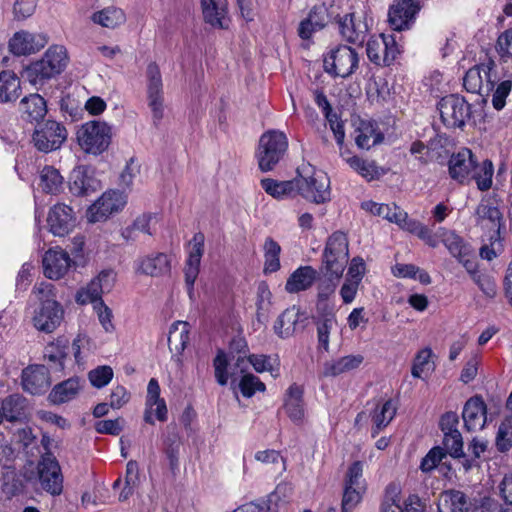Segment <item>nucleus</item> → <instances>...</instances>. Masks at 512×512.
<instances>
[{"mask_svg":"<svg viewBox=\"0 0 512 512\" xmlns=\"http://www.w3.org/2000/svg\"><path fill=\"white\" fill-rule=\"evenodd\" d=\"M49 386V371L44 365H31L22 371V387L30 394H43Z\"/></svg>","mask_w":512,"mask_h":512,"instance_id":"nucleus-30","label":"nucleus"},{"mask_svg":"<svg viewBox=\"0 0 512 512\" xmlns=\"http://www.w3.org/2000/svg\"><path fill=\"white\" fill-rule=\"evenodd\" d=\"M203 18L217 29H227L230 23L227 0H201Z\"/></svg>","mask_w":512,"mask_h":512,"instance_id":"nucleus-31","label":"nucleus"},{"mask_svg":"<svg viewBox=\"0 0 512 512\" xmlns=\"http://www.w3.org/2000/svg\"><path fill=\"white\" fill-rule=\"evenodd\" d=\"M146 98L151 110L154 126H158L164 117L165 98L162 74L156 62H150L145 71Z\"/></svg>","mask_w":512,"mask_h":512,"instance_id":"nucleus-8","label":"nucleus"},{"mask_svg":"<svg viewBox=\"0 0 512 512\" xmlns=\"http://www.w3.org/2000/svg\"><path fill=\"white\" fill-rule=\"evenodd\" d=\"M66 139L65 126L54 120H47L40 124L33 133L34 146L44 153L59 149Z\"/></svg>","mask_w":512,"mask_h":512,"instance_id":"nucleus-15","label":"nucleus"},{"mask_svg":"<svg viewBox=\"0 0 512 512\" xmlns=\"http://www.w3.org/2000/svg\"><path fill=\"white\" fill-rule=\"evenodd\" d=\"M345 487L366 489L363 479V462L355 461L349 466L345 477Z\"/></svg>","mask_w":512,"mask_h":512,"instance_id":"nucleus-58","label":"nucleus"},{"mask_svg":"<svg viewBox=\"0 0 512 512\" xmlns=\"http://www.w3.org/2000/svg\"><path fill=\"white\" fill-rule=\"evenodd\" d=\"M134 271L137 274L160 277L170 273L171 258L165 253H151L139 256L134 261Z\"/></svg>","mask_w":512,"mask_h":512,"instance_id":"nucleus-24","label":"nucleus"},{"mask_svg":"<svg viewBox=\"0 0 512 512\" xmlns=\"http://www.w3.org/2000/svg\"><path fill=\"white\" fill-rule=\"evenodd\" d=\"M248 362L253 366L254 370L258 373L270 372L273 377L279 374L278 363L276 359L262 354H251L248 357Z\"/></svg>","mask_w":512,"mask_h":512,"instance_id":"nucleus-54","label":"nucleus"},{"mask_svg":"<svg viewBox=\"0 0 512 512\" xmlns=\"http://www.w3.org/2000/svg\"><path fill=\"white\" fill-rule=\"evenodd\" d=\"M496 51L501 59H512V28L503 31L497 38Z\"/></svg>","mask_w":512,"mask_h":512,"instance_id":"nucleus-63","label":"nucleus"},{"mask_svg":"<svg viewBox=\"0 0 512 512\" xmlns=\"http://www.w3.org/2000/svg\"><path fill=\"white\" fill-rule=\"evenodd\" d=\"M38 474L41 487L51 495H60L63 490V476L60 465L52 453L41 457L38 464Z\"/></svg>","mask_w":512,"mask_h":512,"instance_id":"nucleus-18","label":"nucleus"},{"mask_svg":"<svg viewBox=\"0 0 512 512\" xmlns=\"http://www.w3.org/2000/svg\"><path fill=\"white\" fill-rule=\"evenodd\" d=\"M359 66V55L350 46L339 44L330 48L324 56L323 67L332 77L347 78Z\"/></svg>","mask_w":512,"mask_h":512,"instance_id":"nucleus-6","label":"nucleus"},{"mask_svg":"<svg viewBox=\"0 0 512 512\" xmlns=\"http://www.w3.org/2000/svg\"><path fill=\"white\" fill-rule=\"evenodd\" d=\"M396 405L388 399L384 402L378 403L374 408L371 415L374 427L372 429V436L375 437L383 428H385L396 415Z\"/></svg>","mask_w":512,"mask_h":512,"instance_id":"nucleus-38","label":"nucleus"},{"mask_svg":"<svg viewBox=\"0 0 512 512\" xmlns=\"http://www.w3.org/2000/svg\"><path fill=\"white\" fill-rule=\"evenodd\" d=\"M263 190L275 199L290 197L297 190V179L292 181H277L271 178L261 180Z\"/></svg>","mask_w":512,"mask_h":512,"instance_id":"nucleus-44","label":"nucleus"},{"mask_svg":"<svg viewBox=\"0 0 512 512\" xmlns=\"http://www.w3.org/2000/svg\"><path fill=\"white\" fill-rule=\"evenodd\" d=\"M443 445L445 452H448L452 457L459 456L463 451L461 433L459 431L445 433L443 437Z\"/></svg>","mask_w":512,"mask_h":512,"instance_id":"nucleus-64","label":"nucleus"},{"mask_svg":"<svg viewBox=\"0 0 512 512\" xmlns=\"http://www.w3.org/2000/svg\"><path fill=\"white\" fill-rule=\"evenodd\" d=\"M512 90V81L507 79L495 83L492 93V105L496 110H501L506 104V98Z\"/></svg>","mask_w":512,"mask_h":512,"instance_id":"nucleus-59","label":"nucleus"},{"mask_svg":"<svg viewBox=\"0 0 512 512\" xmlns=\"http://www.w3.org/2000/svg\"><path fill=\"white\" fill-rule=\"evenodd\" d=\"M498 80L495 61L490 57H486L482 62L474 65L465 73L463 86L469 93L488 96L493 91Z\"/></svg>","mask_w":512,"mask_h":512,"instance_id":"nucleus-5","label":"nucleus"},{"mask_svg":"<svg viewBox=\"0 0 512 512\" xmlns=\"http://www.w3.org/2000/svg\"><path fill=\"white\" fill-rule=\"evenodd\" d=\"M21 116L29 122H38L43 119L47 113V104L39 94H30L24 97L20 102Z\"/></svg>","mask_w":512,"mask_h":512,"instance_id":"nucleus-37","label":"nucleus"},{"mask_svg":"<svg viewBox=\"0 0 512 512\" xmlns=\"http://www.w3.org/2000/svg\"><path fill=\"white\" fill-rule=\"evenodd\" d=\"M239 389L244 397L250 398L257 391L264 392L266 389V386L259 379V377L255 376L253 374H245L240 379Z\"/></svg>","mask_w":512,"mask_h":512,"instance_id":"nucleus-57","label":"nucleus"},{"mask_svg":"<svg viewBox=\"0 0 512 512\" xmlns=\"http://www.w3.org/2000/svg\"><path fill=\"white\" fill-rule=\"evenodd\" d=\"M68 346L63 341L52 342L45 347L44 356L50 362L63 365Z\"/></svg>","mask_w":512,"mask_h":512,"instance_id":"nucleus-62","label":"nucleus"},{"mask_svg":"<svg viewBox=\"0 0 512 512\" xmlns=\"http://www.w3.org/2000/svg\"><path fill=\"white\" fill-rule=\"evenodd\" d=\"M112 140V126L105 121L92 120L77 130V142L88 154L100 155L106 151Z\"/></svg>","mask_w":512,"mask_h":512,"instance_id":"nucleus-4","label":"nucleus"},{"mask_svg":"<svg viewBox=\"0 0 512 512\" xmlns=\"http://www.w3.org/2000/svg\"><path fill=\"white\" fill-rule=\"evenodd\" d=\"M349 244L345 233L336 231L329 236L322 255L321 272L340 279L348 263Z\"/></svg>","mask_w":512,"mask_h":512,"instance_id":"nucleus-3","label":"nucleus"},{"mask_svg":"<svg viewBox=\"0 0 512 512\" xmlns=\"http://www.w3.org/2000/svg\"><path fill=\"white\" fill-rule=\"evenodd\" d=\"M20 80L12 71L0 73V102L16 100L20 95Z\"/></svg>","mask_w":512,"mask_h":512,"instance_id":"nucleus-43","label":"nucleus"},{"mask_svg":"<svg viewBox=\"0 0 512 512\" xmlns=\"http://www.w3.org/2000/svg\"><path fill=\"white\" fill-rule=\"evenodd\" d=\"M68 55L62 45H53L47 49L43 57L27 67L25 74L28 81L37 86L59 75L67 66Z\"/></svg>","mask_w":512,"mask_h":512,"instance_id":"nucleus-2","label":"nucleus"},{"mask_svg":"<svg viewBox=\"0 0 512 512\" xmlns=\"http://www.w3.org/2000/svg\"><path fill=\"white\" fill-rule=\"evenodd\" d=\"M402 487L398 482L389 483L384 492L382 502V512H424L426 509L425 501L418 495L410 494L402 499Z\"/></svg>","mask_w":512,"mask_h":512,"instance_id":"nucleus-10","label":"nucleus"},{"mask_svg":"<svg viewBox=\"0 0 512 512\" xmlns=\"http://www.w3.org/2000/svg\"><path fill=\"white\" fill-rule=\"evenodd\" d=\"M69 254L61 248L46 251L43 257L44 275L53 280L62 278L71 267Z\"/></svg>","mask_w":512,"mask_h":512,"instance_id":"nucleus-28","label":"nucleus"},{"mask_svg":"<svg viewBox=\"0 0 512 512\" xmlns=\"http://www.w3.org/2000/svg\"><path fill=\"white\" fill-rule=\"evenodd\" d=\"M494 166L491 160L485 159L481 163H475L470 180L476 182L480 191H487L492 187Z\"/></svg>","mask_w":512,"mask_h":512,"instance_id":"nucleus-47","label":"nucleus"},{"mask_svg":"<svg viewBox=\"0 0 512 512\" xmlns=\"http://www.w3.org/2000/svg\"><path fill=\"white\" fill-rule=\"evenodd\" d=\"M81 389L80 379L69 378L57 384L50 392L49 398L55 404L66 403L76 397Z\"/></svg>","mask_w":512,"mask_h":512,"instance_id":"nucleus-40","label":"nucleus"},{"mask_svg":"<svg viewBox=\"0 0 512 512\" xmlns=\"http://www.w3.org/2000/svg\"><path fill=\"white\" fill-rule=\"evenodd\" d=\"M91 20L102 27L114 29L126 21V15L122 9L112 6L93 13Z\"/></svg>","mask_w":512,"mask_h":512,"instance_id":"nucleus-46","label":"nucleus"},{"mask_svg":"<svg viewBox=\"0 0 512 512\" xmlns=\"http://www.w3.org/2000/svg\"><path fill=\"white\" fill-rule=\"evenodd\" d=\"M303 388L296 383L289 386L284 397V410L288 417L295 423L304 418Z\"/></svg>","mask_w":512,"mask_h":512,"instance_id":"nucleus-34","label":"nucleus"},{"mask_svg":"<svg viewBox=\"0 0 512 512\" xmlns=\"http://www.w3.org/2000/svg\"><path fill=\"white\" fill-rule=\"evenodd\" d=\"M355 143L360 149H370L381 143L384 139L377 123L372 121H360L354 131Z\"/></svg>","mask_w":512,"mask_h":512,"instance_id":"nucleus-35","label":"nucleus"},{"mask_svg":"<svg viewBox=\"0 0 512 512\" xmlns=\"http://www.w3.org/2000/svg\"><path fill=\"white\" fill-rule=\"evenodd\" d=\"M419 10V0H394L388 11L389 26L398 32L410 29Z\"/></svg>","mask_w":512,"mask_h":512,"instance_id":"nucleus-19","label":"nucleus"},{"mask_svg":"<svg viewBox=\"0 0 512 512\" xmlns=\"http://www.w3.org/2000/svg\"><path fill=\"white\" fill-rule=\"evenodd\" d=\"M228 357L224 351H218L216 357L213 361V366L215 370V378L219 385L225 386L228 382Z\"/></svg>","mask_w":512,"mask_h":512,"instance_id":"nucleus-61","label":"nucleus"},{"mask_svg":"<svg viewBox=\"0 0 512 512\" xmlns=\"http://www.w3.org/2000/svg\"><path fill=\"white\" fill-rule=\"evenodd\" d=\"M100 188V182L87 166H78L71 172L69 190L75 196H88Z\"/></svg>","mask_w":512,"mask_h":512,"instance_id":"nucleus-29","label":"nucleus"},{"mask_svg":"<svg viewBox=\"0 0 512 512\" xmlns=\"http://www.w3.org/2000/svg\"><path fill=\"white\" fill-rule=\"evenodd\" d=\"M441 121L449 128H461L471 116L470 104L461 96L451 94L438 103Z\"/></svg>","mask_w":512,"mask_h":512,"instance_id":"nucleus-9","label":"nucleus"},{"mask_svg":"<svg viewBox=\"0 0 512 512\" xmlns=\"http://www.w3.org/2000/svg\"><path fill=\"white\" fill-rule=\"evenodd\" d=\"M477 224L483 229L492 231L491 239L493 245L501 240V229L503 228V217L498 207L492 205L489 200L482 199L476 208Z\"/></svg>","mask_w":512,"mask_h":512,"instance_id":"nucleus-21","label":"nucleus"},{"mask_svg":"<svg viewBox=\"0 0 512 512\" xmlns=\"http://www.w3.org/2000/svg\"><path fill=\"white\" fill-rule=\"evenodd\" d=\"M420 272L419 280L423 283H429L430 278L429 275L425 272L420 271V269L413 264H396L393 268V274L396 277L400 278H417V273Z\"/></svg>","mask_w":512,"mask_h":512,"instance_id":"nucleus-60","label":"nucleus"},{"mask_svg":"<svg viewBox=\"0 0 512 512\" xmlns=\"http://www.w3.org/2000/svg\"><path fill=\"white\" fill-rule=\"evenodd\" d=\"M127 203V196L118 190L104 192L87 210L90 223L105 221L114 213L121 211Z\"/></svg>","mask_w":512,"mask_h":512,"instance_id":"nucleus-12","label":"nucleus"},{"mask_svg":"<svg viewBox=\"0 0 512 512\" xmlns=\"http://www.w3.org/2000/svg\"><path fill=\"white\" fill-rule=\"evenodd\" d=\"M341 157L351 169L369 181L381 175L380 169L374 161L364 160L355 155L351 156L348 151L342 152Z\"/></svg>","mask_w":512,"mask_h":512,"instance_id":"nucleus-39","label":"nucleus"},{"mask_svg":"<svg viewBox=\"0 0 512 512\" xmlns=\"http://www.w3.org/2000/svg\"><path fill=\"white\" fill-rule=\"evenodd\" d=\"M364 361L361 354H350L324 362L320 377H337L358 369Z\"/></svg>","mask_w":512,"mask_h":512,"instance_id":"nucleus-32","label":"nucleus"},{"mask_svg":"<svg viewBox=\"0 0 512 512\" xmlns=\"http://www.w3.org/2000/svg\"><path fill=\"white\" fill-rule=\"evenodd\" d=\"M48 42L43 33H31L25 30L16 32L9 40V50L16 56H27L41 50Z\"/></svg>","mask_w":512,"mask_h":512,"instance_id":"nucleus-22","label":"nucleus"},{"mask_svg":"<svg viewBox=\"0 0 512 512\" xmlns=\"http://www.w3.org/2000/svg\"><path fill=\"white\" fill-rule=\"evenodd\" d=\"M116 273L112 269L102 270L96 277L84 287H81L75 295V301L77 304H95L102 300V294L109 292L115 283Z\"/></svg>","mask_w":512,"mask_h":512,"instance_id":"nucleus-14","label":"nucleus"},{"mask_svg":"<svg viewBox=\"0 0 512 512\" xmlns=\"http://www.w3.org/2000/svg\"><path fill=\"white\" fill-rule=\"evenodd\" d=\"M337 25L339 35L348 43L362 46L368 36L369 23L363 14H345L337 19Z\"/></svg>","mask_w":512,"mask_h":512,"instance_id":"nucleus-17","label":"nucleus"},{"mask_svg":"<svg viewBox=\"0 0 512 512\" xmlns=\"http://www.w3.org/2000/svg\"><path fill=\"white\" fill-rule=\"evenodd\" d=\"M487 406L480 396L468 399L463 407L462 418L468 432L480 431L486 424Z\"/></svg>","mask_w":512,"mask_h":512,"instance_id":"nucleus-26","label":"nucleus"},{"mask_svg":"<svg viewBox=\"0 0 512 512\" xmlns=\"http://www.w3.org/2000/svg\"><path fill=\"white\" fill-rule=\"evenodd\" d=\"M297 191L307 200L325 203L331 198L330 179L321 170L313 171L309 176L297 178Z\"/></svg>","mask_w":512,"mask_h":512,"instance_id":"nucleus-11","label":"nucleus"},{"mask_svg":"<svg viewBox=\"0 0 512 512\" xmlns=\"http://www.w3.org/2000/svg\"><path fill=\"white\" fill-rule=\"evenodd\" d=\"M189 342V323L185 321L174 322L168 334V345L171 351L181 354Z\"/></svg>","mask_w":512,"mask_h":512,"instance_id":"nucleus-42","label":"nucleus"},{"mask_svg":"<svg viewBox=\"0 0 512 512\" xmlns=\"http://www.w3.org/2000/svg\"><path fill=\"white\" fill-rule=\"evenodd\" d=\"M366 52L372 63L389 66L397 58L400 49L393 35L380 34L368 40Z\"/></svg>","mask_w":512,"mask_h":512,"instance_id":"nucleus-16","label":"nucleus"},{"mask_svg":"<svg viewBox=\"0 0 512 512\" xmlns=\"http://www.w3.org/2000/svg\"><path fill=\"white\" fill-rule=\"evenodd\" d=\"M433 357L434 353L430 347L419 350L413 359L411 375L414 378L425 379L424 375L433 373L436 368Z\"/></svg>","mask_w":512,"mask_h":512,"instance_id":"nucleus-41","label":"nucleus"},{"mask_svg":"<svg viewBox=\"0 0 512 512\" xmlns=\"http://www.w3.org/2000/svg\"><path fill=\"white\" fill-rule=\"evenodd\" d=\"M293 487L290 483H279L267 499H259L240 505L232 512H276L283 509L292 496Z\"/></svg>","mask_w":512,"mask_h":512,"instance_id":"nucleus-13","label":"nucleus"},{"mask_svg":"<svg viewBox=\"0 0 512 512\" xmlns=\"http://www.w3.org/2000/svg\"><path fill=\"white\" fill-rule=\"evenodd\" d=\"M64 178L60 172L52 167L45 166L40 172V187L45 193L58 194L63 189Z\"/></svg>","mask_w":512,"mask_h":512,"instance_id":"nucleus-49","label":"nucleus"},{"mask_svg":"<svg viewBox=\"0 0 512 512\" xmlns=\"http://www.w3.org/2000/svg\"><path fill=\"white\" fill-rule=\"evenodd\" d=\"M162 400L160 398V386L156 379H150L147 387L146 409L144 413V420L146 423L154 424L152 417V410L155 402Z\"/></svg>","mask_w":512,"mask_h":512,"instance_id":"nucleus-55","label":"nucleus"},{"mask_svg":"<svg viewBox=\"0 0 512 512\" xmlns=\"http://www.w3.org/2000/svg\"><path fill=\"white\" fill-rule=\"evenodd\" d=\"M265 274L277 272L280 267L281 246L273 238L268 237L263 244Z\"/></svg>","mask_w":512,"mask_h":512,"instance_id":"nucleus-48","label":"nucleus"},{"mask_svg":"<svg viewBox=\"0 0 512 512\" xmlns=\"http://www.w3.org/2000/svg\"><path fill=\"white\" fill-rule=\"evenodd\" d=\"M493 501L490 498L484 497L481 504L477 505L468 501L466 495L458 490H449L441 494L438 504V512L442 509H448L450 512H469L470 509L478 510L485 509L487 511L495 510Z\"/></svg>","mask_w":512,"mask_h":512,"instance_id":"nucleus-20","label":"nucleus"},{"mask_svg":"<svg viewBox=\"0 0 512 512\" xmlns=\"http://www.w3.org/2000/svg\"><path fill=\"white\" fill-rule=\"evenodd\" d=\"M204 240V235L199 232L194 234L188 245V257L184 268V274L190 296L192 295L193 286L200 271V262L204 252Z\"/></svg>","mask_w":512,"mask_h":512,"instance_id":"nucleus-23","label":"nucleus"},{"mask_svg":"<svg viewBox=\"0 0 512 512\" xmlns=\"http://www.w3.org/2000/svg\"><path fill=\"white\" fill-rule=\"evenodd\" d=\"M113 369L108 365L98 366L88 373V379L95 388H103L107 386L113 379Z\"/></svg>","mask_w":512,"mask_h":512,"instance_id":"nucleus-56","label":"nucleus"},{"mask_svg":"<svg viewBox=\"0 0 512 512\" xmlns=\"http://www.w3.org/2000/svg\"><path fill=\"white\" fill-rule=\"evenodd\" d=\"M495 446L501 453L512 448V417H506L498 426L495 437Z\"/></svg>","mask_w":512,"mask_h":512,"instance_id":"nucleus-52","label":"nucleus"},{"mask_svg":"<svg viewBox=\"0 0 512 512\" xmlns=\"http://www.w3.org/2000/svg\"><path fill=\"white\" fill-rule=\"evenodd\" d=\"M257 317L266 318L272 307V293L266 282L262 281L257 286L256 293Z\"/></svg>","mask_w":512,"mask_h":512,"instance_id":"nucleus-53","label":"nucleus"},{"mask_svg":"<svg viewBox=\"0 0 512 512\" xmlns=\"http://www.w3.org/2000/svg\"><path fill=\"white\" fill-rule=\"evenodd\" d=\"M300 320V309L293 305L285 309L275 320L273 330L282 339L291 337Z\"/></svg>","mask_w":512,"mask_h":512,"instance_id":"nucleus-36","label":"nucleus"},{"mask_svg":"<svg viewBox=\"0 0 512 512\" xmlns=\"http://www.w3.org/2000/svg\"><path fill=\"white\" fill-rule=\"evenodd\" d=\"M475 163L476 158L472 151L467 148L461 149L449 159L448 168L450 177L461 184L470 181Z\"/></svg>","mask_w":512,"mask_h":512,"instance_id":"nucleus-27","label":"nucleus"},{"mask_svg":"<svg viewBox=\"0 0 512 512\" xmlns=\"http://www.w3.org/2000/svg\"><path fill=\"white\" fill-rule=\"evenodd\" d=\"M40 304L34 310L32 322L34 327L42 332H53L63 321L64 310L55 299L53 285L48 282L37 283L33 288Z\"/></svg>","mask_w":512,"mask_h":512,"instance_id":"nucleus-1","label":"nucleus"},{"mask_svg":"<svg viewBox=\"0 0 512 512\" xmlns=\"http://www.w3.org/2000/svg\"><path fill=\"white\" fill-rule=\"evenodd\" d=\"M288 140L283 132L271 130L264 133L259 140L257 159L263 172L271 171L284 156Z\"/></svg>","mask_w":512,"mask_h":512,"instance_id":"nucleus-7","label":"nucleus"},{"mask_svg":"<svg viewBox=\"0 0 512 512\" xmlns=\"http://www.w3.org/2000/svg\"><path fill=\"white\" fill-rule=\"evenodd\" d=\"M75 221L73 209L63 203L55 204L50 209L47 218L49 229L55 236L68 234L75 226Z\"/></svg>","mask_w":512,"mask_h":512,"instance_id":"nucleus-25","label":"nucleus"},{"mask_svg":"<svg viewBox=\"0 0 512 512\" xmlns=\"http://www.w3.org/2000/svg\"><path fill=\"white\" fill-rule=\"evenodd\" d=\"M337 319L334 314H327L319 318L316 322L317 338L319 348L329 351V337L331 331L336 327Z\"/></svg>","mask_w":512,"mask_h":512,"instance_id":"nucleus-51","label":"nucleus"},{"mask_svg":"<svg viewBox=\"0 0 512 512\" xmlns=\"http://www.w3.org/2000/svg\"><path fill=\"white\" fill-rule=\"evenodd\" d=\"M317 276L318 272L312 266H300L288 277L285 291L289 294L306 291L313 286Z\"/></svg>","mask_w":512,"mask_h":512,"instance_id":"nucleus-33","label":"nucleus"},{"mask_svg":"<svg viewBox=\"0 0 512 512\" xmlns=\"http://www.w3.org/2000/svg\"><path fill=\"white\" fill-rule=\"evenodd\" d=\"M442 242L449 253L457 260L464 256H469L470 251L473 250L462 237L453 231L444 230L442 234Z\"/></svg>","mask_w":512,"mask_h":512,"instance_id":"nucleus-50","label":"nucleus"},{"mask_svg":"<svg viewBox=\"0 0 512 512\" xmlns=\"http://www.w3.org/2000/svg\"><path fill=\"white\" fill-rule=\"evenodd\" d=\"M26 399L20 394H12L2 400L1 411L3 418L9 422H15L24 416Z\"/></svg>","mask_w":512,"mask_h":512,"instance_id":"nucleus-45","label":"nucleus"}]
</instances>
